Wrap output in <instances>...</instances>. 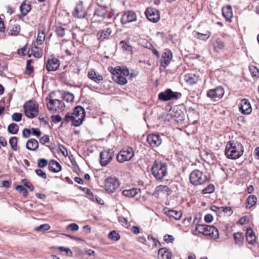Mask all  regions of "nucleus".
I'll list each match as a JSON object with an SVG mask.
<instances>
[{
  "label": "nucleus",
  "instance_id": "obj_29",
  "mask_svg": "<svg viewBox=\"0 0 259 259\" xmlns=\"http://www.w3.org/2000/svg\"><path fill=\"white\" fill-rule=\"evenodd\" d=\"M172 253L166 250L165 248H161L158 250L159 259H171Z\"/></svg>",
  "mask_w": 259,
  "mask_h": 259
},
{
  "label": "nucleus",
  "instance_id": "obj_35",
  "mask_svg": "<svg viewBox=\"0 0 259 259\" xmlns=\"http://www.w3.org/2000/svg\"><path fill=\"white\" fill-rule=\"evenodd\" d=\"M222 14L226 19H229L233 17V13L231 6H228L222 8Z\"/></svg>",
  "mask_w": 259,
  "mask_h": 259
},
{
  "label": "nucleus",
  "instance_id": "obj_63",
  "mask_svg": "<svg viewBox=\"0 0 259 259\" xmlns=\"http://www.w3.org/2000/svg\"><path fill=\"white\" fill-rule=\"evenodd\" d=\"M164 240L167 243H171L174 240V237L172 235L166 234L164 236Z\"/></svg>",
  "mask_w": 259,
  "mask_h": 259
},
{
  "label": "nucleus",
  "instance_id": "obj_27",
  "mask_svg": "<svg viewBox=\"0 0 259 259\" xmlns=\"http://www.w3.org/2000/svg\"><path fill=\"white\" fill-rule=\"evenodd\" d=\"M31 10L30 3L25 0L23 2L20 7V10L23 16L26 15Z\"/></svg>",
  "mask_w": 259,
  "mask_h": 259
},
{
  "label": "nucleus",
  "instance_id": "obj_13",
  "mask_svg": "<svg viewBox=\"0 0 259 259\" xmlns=\"http://www.w3.org/2000/svg\"><path fill=\"white\" fill-rule=\"evenodd\" d=\"M137 15L133 11L125 12L122 16L121 22L122 24H126L130 22L136 21Z\"/></svg>",
  "mask_w": 259,
  "mask_h": 259
},
{
  "label": "nucleus",
  "instance_id": "obj_6",
  "mask_svg": "<svg viewBox=\"0 0 259 259\" xmlns=\"http://www.w3.org/2000/svg\"><path fill=\"white\" fill-rule=\"evenodd\" d=\"M134 156L133 148L128 147L122 149L117 155V160L120 163L130 160Z\"/></svg>",
  "mask_w": 259,
  "mask_h": 259
},
{
  "label": "nucleus",
  "instance_id": "obj_3",
  "mask_svg": "<svg viewBox=\"0 0 259 259\" xmlns=\"http://www.w3.org/2000/svg\"><path fill=\"white\" fill-rule=\"evenodd\" d=\"M23 108L25 115L29 118H33L38 114V105L34 101L26 102L23 105Z\"/></svg>",
  "mask_w": 259,
  "mask_h": 259
},
{
  "label": "nucleus",
  "instance_id": "obj_41",
  "mask_svg": "<svg viewBox=\"0 0 259 259\" xmlns=\"http://www.w3.org/2000/svg\"><path fill=\"white\" fill-rule=\"evenodd\" d=\"M114 71L117 72H120V74L123 75V76H128L130 74V72L128 69L127 68H116L114 70Z\"/></svg>",
  "mask_w": 259,
  "mask_h": 259
},
{
  "label": "nucleus",
  "instance_id": "obj_34",
  "mask_svg": "<svg viewBox=\"0 0 259 259\" xmlns=\"http://www.w3.org/2000/svg\"><path fill=\"white\" fill-rule=\"evenodd\" d=\"M234 239L235 244L239 246H241L243 244L244 236L242 233L237 232L234 234Z\"/></svg>",
  "mask_w": 259,
  "mask_h": 259
},
{
  "label": "nucleus",
  "instance_id": "obj_36",
  "mask_svg": "<svg viewBox=\"0 0 259 259\" xmlns=\"http://www.w3.org/2000/svg\"><path fill=\"white\" fill-rule=\"evenodd\" d=\"M193 35L194 37L197 39L202 40H206L210 37V33L209 32H207L206 33L203 34L196 31H194L193 32Z\"/></svg>",
  "mask_w": 259,
  "mask_h": 259
},
{
  "label": "nucleus",
  "instance_id": "obj_52",
  "mask_svg": "<svg viewBox=\"0 0 259 259\" xmlns=\"http://www.w3.org/2000/svg\"><path fill=\"white\" fill-rule=\"evenodd\" d=\"M120 45H121L122 48L125 51H132V47L128 45L125 41L122 40L120 42Z\"/></svg>",
  "mask_w": 259,
  "mask_h": 259
},
{
  "label": "nucleus",
  "instance_id": "obj_25",
  "mask_svg": "<svg viewBox=\"0 0 259 259\" xmlns=\"http://www.w3.org/2000/svg\"><path fill=\"white\" fill-rule=\"evenodd\" d=\"M166 192L167 194H168L170 192V190L167 186L165 185H159L156 187L154 195L157 197L161 194Z\"/></svg>",
  "mask_w": 259,
  "mask_h": 259
},
{
  "label": "nucleus",
  "instance_id": "obj_7",
  "mask_svg": "<svg viewBox=\"0 0 259 259\" xmlns=\"http://www.w3.org/2000/svg\"><path fill=\"white\" fill-rule=\"evenodd\" d=\"M74 115V126H78L81 125L85 116V112L84 108L80 106L76 107L72 112Z\"/></svg>",
  "mask_w": 259,
  "mask_h": 259
},
{
  "label": "nucleus",
  "instance_id": "obj_8",
  "mask_svg": "<svg viewBox=\"0 0 259 259\" xmlns=\"http://www.w3.org/2000/svg\"><path fill=\"white\" fill-rule=\"evenodd\" d=\"M181 94L178 92H172L170 89H167L161 92L158 95V99L163 101H167L170 100H177L180 98Z\"/></svg>",
  "mask_w": 259,
  "mask_h": 259
},
{
  "label": "nucleus",
  "instance_id": "obj_12",
  "mask_svg": "<svg viewBox=\"0 0 259 259\" xmlns=\"http://www.w3.org/2000/svg\"><path fill=\"white\" fill-rule=\"evenodd\" d=\"M113 156V152L110 150L102 152L100 153L101 164L102 166H106L111 161Z\"/></svg>",
  "mask_w": 259,
  "mask_h": 259
},
{
  "label": "nucleus",
  "instance_id": "obj_39",
  "mask_svg": "<svg viewBox=\"0 0 259 259\" xmlns=\"http://www.w3.org/2000/svg\"><path fill=\"white\" fill-rule=\"evenodd\" d=\"M31 51L33 56L35 58H40L42 56V51L36 46L32 48Z\"/></svg>",
  "mask_w": 259,
  "mask_h": 259
},
{
  "label": "nucleus",
  "instance_id": "obj_43",
  "mask_svg": "<svg viewBox=\"0 0 259 259\" xmlns=\"http://www.w3.org/2000/svg\"><path fill=\"white\" fill-rule=\"evenodd\" d=\"M45 39V34L44 31L40 32L38 31L37 37L36 38V42L38 45H41L43 43Z\"/></svg>",
  "mask_w": 259,
  "mask_h": 259
},
{
  "label": "nucleus",
  "instance_id": "obj_30",
  "mask_svg": "<svg viewBox=\"0 0 259 259\" xmlns=\"http://www.w3.org/2000/svg\"><path fill=\"white\" fill-rule=\"evenodd\" d=\"M246 237L247 241L250 244H253L256 240L255 234L250 228L247 229Z\"/></svg>",
  "mask_w": 259,
  "mask_h": 259
},
{
  "label": "nucleus",
  "instance_id": "obj_55",
  "mask_svg": "<svg viewBox=\"0 0 259 259\" xmlns=\"http://www.w3.org/2000/svg\"><path fill=\"white\" fill-rule=\"evenodd\" d=\"M249 70L253 76L257 77L259 76V70L256 67L254 66H250Z\"/></svg>",
  "mask_w": 259,
  "mask_h": 259
},
{
  "label": "nucleus",
  "instance_id": "obj_16",
  "mask_svg": "<svg viewBox=\"0 0 259 259\" xmlns=\"http://www.w3.org/2000/svg\"><path fill=\"white\" fill-rule=\"evenodd\" d=\"M73 15L77 18H83L86 15V12L83 6L82 2L80 1L76 6Z\"/></svg>",
  "mask_w": 259,
  "mask_h": 259
},
{
  "label": "nucleus",
  "instance_id": "obj_24",
  "mask_svg": "<svg viewBox=\"0 0 259 259\" xmlns=\"http://www.w3.org/2000/svg\"><path fill=\"white\" fill-rule=\"evenodd\" d=\"M164 214L167 215L170 218H172L176 220H179L182 216V213L181 211H178L171 209L165 210Z\"/></svg>",
  "mask_w": 259,
  "mask_h": 259
},
{
  "label": "nucleus",
  "instance_id": "obj_59",
  "mask_svg": "<svg viewBox=\"0 0 259 259\" xmlns=\"http://www.w3.org/2000/svg\"><path fill=\"white\" fill-rule=\"evenodd\" d=\"M66 228L67 229L71 230L72 231H76L78 230L79 227L77 224L75 223H72L68 225Z\"/></svg>",
  "mask_w": 259,
  "mask_h": 259
},
{
  "label": "nucleus",
  "instance_id": "obj_4",
  "mask_svg": "<svg viewBox=\"0 0 259 259\" xmlns=\"http://www.w3.org/2000/svg\"><path fill=\"white\" fill-rule=\"evenodd\" d=\"M189 179L191 183L194 186L202 185L207 180L206 176L198 169H195L191 172Z\"/></svg>",
  "mask_w": 259,
  "mask_h": 259
},
{
  "label": "nucleus",
  "instance_id": "obj_50",
  "mask_svg": "<svg viewBox=\"0 0 259 259\" xmlns=\"http://www.w3.org/2000/svg\"><path fill=\"white\" fill-rule=\"evenodd\" d=\"M74 99V95L69 92L65 93L64 96V100L66 101L67 102L73 101Z\"/></svg>",
  "mask_w": 259,
  "mask_h": 259
},
{
  "label": "nucleus",
  "instance_id": "obj_26",
  "mask_svg": "<svg viewBox=\"0 0 259 259\" xmlns=\"http://www.w3.org/2000/svg\"><path fill=\"white\" fill-rule=\"evenodd\" d=\"M49 170L54 172H58L61 170V165L56 160H52L49 165Z\"/></svg>",
  "mask_w": 259,
  "mask_h": 259
},
{
  "label": "nucleus",
  "instance_id": "obj_15",
  "mask_svg": "<svg viewBox=\"0 0 259 259\" xmlns=\"http://www.w3.org/2000/svg\"><path fill=\"white\" fill-rule=\"evenodd\" d=\"M147 141L150 146L153 148L157 147L162 143V139L159 135H150L147 137Z\"/></svg>",
  "mask_w": 259,
  "mask_h": 259
},
{
  "label": "nucleus",
  "instance_id": "obj_54",
  "mask_svg": "<svg viewBox=\"0 0 259 259\" xmlns=\"http://www.w3.org/2000/svg\"><path fill=\"white\" fill-rule=\"evenodd\" d=\"M22 117V114L19 113H15L12 115V119L13 121L19 122L21 121Z\"/></svg>",
  "mask_w": 259,
  "mask_h": 259
},
{
  "label": "nucleus",
  "instance_id": "obj_56",
  "mask_svg": "<svg viewBox=\"0 0 259 259\" xmlns=\"http://www.w3.org/2000/svg\"><path fill=\"white\" fill-rule=\"evenodd\" d=\"M224 209H225V208H223V207H217L215 205H213L210 207V209L212 211H214L216 213H219V214L223 212V210H224ZM228 209L230 210V208H228Z\"/></svg>",
  "mask_w": 259,
  "mask_h": 259
},
{
  "label": "nucleus",
  "instance_id": "obj_40",
  "mask_svg": "<svg viewBox=\"0 0 259 259\" xmlns=\"http://www.w3.org/2000/svg\"><path fill=\"white\" fill-rule=\"evenodd\" d=\"M8 131L11 134H16L19 131V126L16 123H12L8 126Z\"/></svg>",
  "mask_w": 259,
  "mask_h": 259
},
{
  "label": "nucleus",
  "instance_id": "obj_18",
  "mask_svg": "<svg viewBox=\"0 0 259 259\" xmlns=\"http://www.w3.org/2000/svg\"><path fill=\"white\" fill-rule=\"evenodd\" d=\"M60 66L59 60L55 58L49 59L46 64V68L49 71L57 70Z\"/></svg>",
  "mask_w": 259,
  "mask_h": 259
},
{
  "label": "nucleus",
  "instance_id": "obj_62",
  "mask_svg": "<svg viewBox=\"0 0 259 259\" xmlns=\"http://www.w3.org/2000/svg\"><path fill=\"white\" fill-rule=\"evenodd\" d=\"M22 182L23 185L27 188H28L30 191H32L33 190L34 188L30 182H27L26 180H23Z\"/></svg>",
  "mask_w": 259,
  "mask_h": 259
},
{
  "label": "nucleus",
  "instance_id": "obj_45",
  "mask_svg": "<svg viewBox=\"0 0 259 259\" xmlns=\"http://www.w3.org/2000/svg\"><path fill=\"white\" fill-rule=\"evenodd\" d=\"M20 31V26L19 25L16 24L13 26L12 28L10 29L11 34L12 35H17L18 34Z\"/></svg>",
  "mask_w": 259,
  "mask_h": 259
},
{
  "label": "nucleus",
  "instance_id": "obj_58",
  "mask_svg": "<svg viewBox=\"0 0 259 259\" xmlns=\"http://www.w3.org/2000/svg\"><path fill=\"white\" fill-rule=\"evenodd\" d=\"M206 225H197L196 227L195 230L198 231L199 233L203 234L205 233V228Z\"/></svg>",
  "mask_w": 259,
  "mask_h": 259
},
{
  "label": "nucleus",
  "instance_id": "obj_32",
  "mask_svg": "<svg viewBox=\"0 0 259 259\" xmlns=\"http://www.w3.org/2000/svg\"><path fill=\"white\" fill-rule=\"evenodd\" d=\"M140 191V190L137 188H133L130 190H124L122 192V194L127 197H134L138 194Z\"/></svg>",
  "mask_w": 259,
  "mask_h": 259
},
{
  "label": "nucleus",
  "instance_id": "obj_21",
  "mask_svg": "<svg viewBox=\"0 0 259 259\" xmlns=\"http://www.w3.org/2000/svg\"><path fill=\"white\" fill-rule=\"evenodd\" d=\"M88 76L89 78L96 83H100L103 79V76L94 70H91L88 72Z\"/></svg>",
  "mask_w": 259,
  "mask_h": 259
},
{
  "label": "nucleus",
  "instance_id": "obj_33",
  "mask_svg": "<svg viewBox=\"0 0 259 259\" xmlns=\"http://www.w3.org/2000/svg\"><path fill=\"white\" fill-rule=\"evenodd\" d=\"M172 118L177 122H182L185 119V115L182 111L177 110L175 111Z\"/></svg>",
  "mask_w": 259,
  "mask_h": 259
},
{
  "label": "nucleus",
  "instance_id": "obj_11",
  "mask_svg": "<svg viewBox=\"0 0 259 259\" xmlns=\"http://www.w3.org/2000/svg\"><path fill=\"white\" fill-rule=\"evenodd\" d=\"M47 107L49 110L54 112L57 111L58 110H63L65 105L62 101L50 99L49 103L47 104Z\"/></svg>",
  "mask_w": 259,
  "mask_h": 259
},
{
  "label": "nucleus",
  "instance_id": "obj_60",
  "mask_svg": "<svg viewBox=\"0 0 259 259\" xmlns=\"http://www.w3.org/2000/svg\"><path fill=\"white\" fill-rule=\"evenodd\" d=\"M31 60H28L27 61L26 72L28 74H30L31 72L33 71V67L31 66Z\"/></svg>",
  "mask_w": 259,
  "mask_h": 259
},
{
  "label": "nucleus",
  "instance_id": "obj_38",
  "mask_svg": "<svg viewBox=\"0 0 259 259\" xmlns=\"http://www.w3.org/2000/svg\"><path fill=\"white\" fill-rule=\"evenodd\" d=\"M257 198L254 195H250L248 197L246 202L247 205L246 207L250 208L256 203Z\"/></svg>",
  "mask_w": 259,
  "mask_h": 259
},
{
  "label": "nucleus",
  "instance_id": "obj_47",
  "mask_svg": "<svg viewBox=\"0 0 259 259\" xmlns=\"http://www.w3.org/2000/svg\"><path fill=\"white\" fill-rule=\"evenodd\" d=\"M74 115L72 113H67L64 117V121L66 122H69L71 121L72 122V124L74 125Z\"/></svg>",
  "mask_w": 259,
  "mask_h": 259
},
{
  "label": "nucleus",
  "instance_id": "obj_14",
  "mask_svg": "<svg viewBox=\"0 0 259 259\" xmlns=\"http://www.w3.org/2000/svg\"><path fill=\"white\" fill-rule=\"evenodd\" d=\"M145 14L147 18L152 22H156L159 20L160 16L158 12L154 9L148 8Z\"/></svg>",
  "mask_w": 259,
  "mask_h": 259
},
{
  "label": "nucleus",
  "instance_id": "obj_61",
  "mask_svg": "<svg viewBox=\"0 0 259 259\" xmlns=\"http://www.w3.org/2000/svg\"><path fill=\"white\" fill-rule=\"evenodd\" d=\"M35 172L38 176L42 177L44 179L47 178V174H46L45 172L43 171L41 169H37L35 170Z\"/></svg>",
  "mask_w": 259,
  "mask_h": 259
},
{
  "label": "nucleus",
  "instance_id": "obj_51",
  "mask_svg": "<svg viewBox=\"0 0 259 259\" xmlns=\"http://www.w3.org/2000/svg\"><path fill=\"white\" fill-rule=\"evenodd\" d=\"M16 189L17 191L21 193L24 197H26L28 195L27 190L24 188L22 186L18 185L16 187Z\"/></svg>",
  "mask_w": 259,
  "mask_h": 259
},
{
  "label": "nucleus",
  "instance_id": "obj_57",
  "mask_svg": "<svg viewBox=\"0 0 259 259\" xmlns=\"http://www.w3.org/2000/svg\"><path fill=\"white\" fill-rule=\"evenodd\" d=\"M48 163V161L46 159H40L38 160L37 165L39 167L43 168L46 166Z\"/></svg>",
  "mask_w": 259,
  "mask_h": 259
},
{
  "label": "nucleus",
  "instance_id": "obj_44",
  "mask_svg": "<svg viewBox=\"0 0 259 259\" xmlns=\"http://www.w3.org/2000/svg\"><path fill=\"white\" fill-rule=\"evenodd\" d=\"M56 32L59 37H63L66 33V29L62 26H58L56 28Z\"/></svg>",
  "mask_w": 259,
  "mask_h": 259
},
{
  "label": "nucleus",
  "instance_id": "obj_28",
  "mask_svg": "<svg viewBox=\"0 0 259 259\" xmlns=\"http://www.w3.org/2000/svg\"><path fill=\"white\" fill-rule=\"evenodd\" d=\"M38 143L34 139H29L26 145V148L30 151H35L38 147Z\"/></svg>",
  "mask_w": 259,
  "mask_h": 259
},
{
  "label": "nucleus",
  "instance_id": "obj_17",
  "mask_svg": "<svg viewBox=\"0 0 259 259\" xmlns=\"http://www.w3.org/2000/svg\"><path fill=\"white\" fill-rule=\"evenodd\" d=\"M172 58V55L171 51L169 50H165L160 60L161 66L165 68L170 62Z\"/></svg>",
  "mask_w": 259,
  "mask_h": 259
},
{
  "label": "nucleus",
  "instance_id": "obj_49",
  "mask_svg": "<svg viewBox=\"0 0 259 259\" xmlns=\"http://www.w3.org/2000/svg\"><path fill=\"white\" fill-rule=\"evenodd\" d=\"M214 191V186L212 184L209 185L205 189L202 190L203 194H210L213 192Z\"/></svg>",
  "mask_w": 259,
  "mask_h": 259
},
{
  "label": "nucleus",
  "instance_id": "obj_10",
  "mask_svg": "<svg viewBox=\"0 0 259 259\" xmlns=\"http://www.w3.org/2000/svg\"><path fill=\"white\" fill-rule=\"evenodd\" d=\"M224 94V89L222 87H217L215 89L209 90L207 93V96L211 100L217 101L221 99Z\"/></svg>",
  "mask_w": 259,
  "mask_h": 259
},
{
  "label": "nucleus",
  "instance_id": "obj_23",
  "mask_svg": "<svg viewBox=\"0 0 259 259\" xmlns=\"http://www.w3.org/2000/svg\"><path fill=\"white\" fill-rule=\"evenodd\" d=\"M184 79L189 84L192 85L198 81L199 77L194 74H188L184 75Z\"/></svg>",
  "mask_w": 259,
  "mask_h": 259
},
{
  "label": "nucleus",
  "instance_id": "obj_19",
  "mask_svg": "<svg viewBox=\"0 0 259 259\" xmlns=\"http://www.w3.org/2000/svg\"><path fill=\"white\" fill-rule=\"evenodd\" d=\"M239 109L244 114H249L251 112L252 108L248 100L246 99L241 100Z\"/></svg>",
  "mask_w": 259,
  "mask_h": 259
},
{
  "label": "nucleus",
  "instance_id": "obj_31",
  "mask_svg": "<svg viewBox=\"0 0 259 259\" xmlns=\"http://www.w3.org/2000/svg\"><path fill=\"white\" fill-rule=\"evenodd\" d=\"M107 13V9L106 7L98 6L95 10L94 15L99 17H104Z\"/></svg>",
  "mask_w": 259,
  "mask_h": 259
},
{
  "label": "nucleus",
  "instance_id": "obj_9",
  "mask_svg": "<svg viewBox=\"0 0 259 259\" xmlns=\"http://www.w3.org/2000/svg\"><path fill=\"white\" fill-rule=\"evenodd\" d=\"M107 27L98 32L97 36L98 39L101 40H104L105 39H109L113 30L115 29V25L113 24H109Z\"/></svg>",
  "mask_w": 259,
  "mask_h": 259
},
{
  "label": "nucleus",
  "instance_id": "obj_2",
  "mask_svg": "<svg viewBox=\"0 0 259 259\" xmlns=\"http://www.w3.org/2000/svg\"><path fill=\"white\" fill-rule=\"evenodd\" d=\"M152 174L157 180H161L166 176L167 172V165L161 161H155L151 168Z\"/></svg>",
  "mask_w": 259,
  "mask_h": 259
},
{
  "label": "nucleus",
  "instance_id": "obj_37",
  "mask_svg": "<svg viewBox=\"0 0 259 259\" xmlns=\"http://www.w3.org/2000/svg\"><path fill=\"white\" fill-rule=\"evenodd\" d=\"M214 50L218 51L219 50H222L225 47V43L221 38H217L213 44Z\"/></svg>",
  "mask_w": 259,
  "mask_h": 259
},
{
  "label": "nucleus",
  "instance_id": "obj_53",
  "mask_svg": "<svg viewBox=\"0 0 259 259\" xmlns=\"http://www.w3.org/2000/svg\"><path fill=\"white\" fill-rule=\"evenodd\" d=\"M147 239L148 241L152 242V245L155 247H157V244L160 245L159 242L156 238H154L152 235H149Z\"/></svg>",
  "mask_w": 259,
  "mask_h": 259
},
{
  "label": "nucleus",
  "instance_id": "obj_64",
  "mask_svg": "<svg viewBox=\"0 0 259 259\" xmlns=\"http://www.w3.org/2000/svg\"><path fill=\"white\" fill-rule=\"evenodd\" d=\"M51 118H52L53 122H54L55 123L59 122L62 120L61 117L59 115H52L51 116Z\"/></svg>",
  "mask_w": 259,
  "mask_h": 259
},
{
  "label": "nucleus",
  "instance_id": "obj_1",
  "mask_svg": "<svg viewBox=\"0 0 259 259\" xmlns=\"http://www.w3.org/2000/svg\"><path fill=\"white\" fill-rule=\"evenodd\" d=\"M244 153V147L241 143L230 141L226 146L225 155L228 158L236 159L240 157Z\"/></svg>",
  "mask_w": 259,
  "mask_h": 259
},
{
  "label": "nucleus",
  "instance_id": "obj_46",
  "mask_svg": "<svg viewBox=\"0 0 259 259\" xmlns=\"http://www.w3.org/2000/svg\"><path fill=\"white\" fill-rule=\"evenodd\" d=\"M109 238L115 241H117L120 238V235L119 234L117 233L115 231H112L110 232L109 234Z\"/></svg>",
  "mask_w": 259,
  "mask_h": 259
},
{
  "label": "nucleus",
  "instance_id": "obj_20",
  "mask_svg": "<svg viewBox=\"0 0 259 259\" xmlns=\"http://www.w3.org/2000/svg\"><path fill=\"white\" fill-rule=\"evenodd\" d=\"M205 227L204 235L211 236L214 238H218L219 237V231L215 227L207 225H205Z\"/></svg>",
  "mask_w": 259,
  "mask_h": 259
},
{
  "label": "nucleus",
  "instance_id": "obj_42",
  "mask_svg": "<svg viewBox=\"0 0 259 259\" xmlns=\"http://www.w3.org/2000/svg\"><path fill=\"white\" fill-rule=\"evenodd\" d=\"M17 141L18 138L16 137H12L9 140V143L13 150L16 151L17 150Z\"/></svg>",
  "mask_w": 259,
  "mask_h": 259
},
{
  "label": "nucleus",
  "instance_id": "obj_5",
  "mask_svg": "<svg viewBox=\"0 0 259 259\" xmlns=\"http://www.w3.org/2000/svg\"><path fill=\"white\" fill-rule=\"evenodd\" d=\"M120 185L119 180L115 177H108L104 181L105 189L109 193L114 192L119 188Z\"/></svg>",
  "mask_w": 259,
  "mask_h": 259
},
{
  "label": "nucleus",
  "instance_id": "obj_48",
  "mask_svg": "<svg viewBox=\"0 0 259 259\" xmlns=\"http://www.w3.org/2000/svg\"><path fill=\"white\" fill-rule=\"evenodd\" d=\"M50 229V226L48 224H42L38 227H36L35 228V230L38 232H41L42 231H47Z\"/></svg>",
  "mask_w": 259,
  "mask_h": 259
},
{
  "label": "nucleus",
  "instance_id": "obj_22",
  "mask_svg": "<svg viewBox=\"0 0 259 259\" xmlns=\"http://www.w3.org/2000/svg\"><path fill=\"white\" fill-rule=\"evenodd\" d=\"M112 78L115 82L121 85H123L127 83L126 78L120 74V72L118 73L113 71L112 72Z\"/></svg>",
  "mask_w": 259,
  "mask_h": 259
}]
</instances>
